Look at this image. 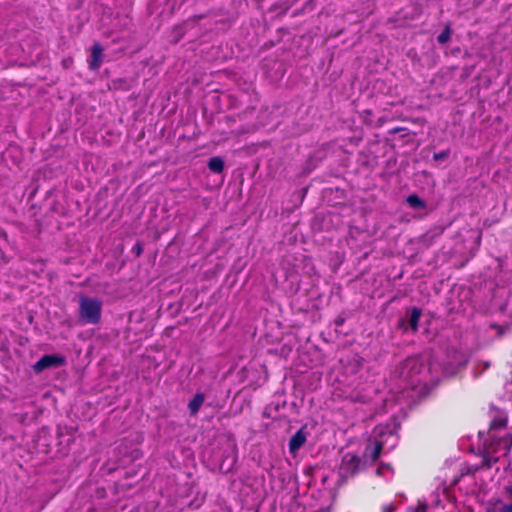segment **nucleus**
I'll return each instance as SVG.
<instances>
[{"label": "nucleus", "mask_w": 512, "mask_h": 512, "mask_svg": "<svg viewBox=\"0 0 512 512\" xmlns=\"http://www.w3.org/2000/svg\"><path fill=\"white\" fill-rule=\"evenodd\" d=\"M102 304L99 298L79 295V321L82 324H98L101 319Z\"/></svg>", "instance_id": "nucleus-1"}, {"label": "nucleus", "mask_w": 512, "mask_h": 512, "mask_svg": "<svg viewBox=\"0 0 512 512\" xmlns=\"http://www.w3.org/2000/svg\"><path fill=\"white\" fill-rule=\"evenodd\" d=\"M423 364L418 357L411 356L403 360L394 370L395 376L404 381H412L413 378L420 374Z\"/></svg>", "instance_id": "nucleus-2"}, {"label": "nucleus", "mask_w": 512, "mask_h": 512, "mask_svg": "<svg viewBox=\"0 0 512 512\" xmlns=\"http://www.w3.org/2000/svg\"><path fill=\"white\" fill-rule=\"evenodd\" d=\"M364 467L365 462L354 453L348 452L342 458L341 471L347 477L356 476Z\"/></svg>", "instance_id": "nucleus-3"}, {"label": "nucleus", "mask_w": 512, "mask_h": 512, "mask_svg": "<svg viewBox=\"0 0 512 512\" xmlns=\"http://www.w3.org/2000/svg\"><path fill=\"white\" fill-rule=\"evenodd\" d=\"M66 364V357L61 354H45L36 361L32 368L35 373H41L49 368H57Z\"/></svg>", "instance_id": "nucleus-4"}, {"label": "nucleus", "mask_w": 512, "mask_h": 512, "mask_svg": "<svg viewBox=\"0 0 512 512\" xmlns=\"http://www.w3.org/2000/svg\"><path fill=\"white\" fill-rule=\"evenodd\" d=\"M384 444L385 443L381 439V435H379V437H375L372 440H369L365 446L363 457L369 459L371 464H374L381 456L384 449Z\"/></svg>", "instance_id": "nucleus-5"}, {"label": "nucleus", "mask_w": 512, "mask_h": 512, "mask_svg": "<svg viewBox=\"0 0 512 512\" xmlns=\"http://www.w3.org/2000/svg\"><path fill=\"white\" fill-rule=\"evenodd\" d=\"M307 435L304 427L300 428L289 440V452L295 454L306 442Z\"/></svg>", "instance_id": "nucleus-6"}, {"label": "nucleus", "mask_w": 512, "mask_h": 512, "mask_svg": "<svg viewBox=\"0 0 512 512\" xmlns=\"http://www.w3.org/2000/svg\"><path fill=\"white\" fill-rule=\"evenodd\" d=\"M103 49L99 43H95L91 48V57L88 61L90 70H97L102 65Z\"/></svg>", "instance_id": "nucleus-7"}, {"label": "nucleus", "mask_w": 512, "mask_h": 512, "mask_svg": "<svg viewBox=\"0 0 512 512\" xmlns=\"http://www.w3.org/2000/svg\"><path fill=\"white\" fill-rule=\"evenodd\" d=\"M204 400H205V396L203 393H196L194 395V397L188 403V409H189L190 415L194 416L199 412L201 406L204 403Z\"/></svg>", "instance_id": "nucleus-8"}, {"label": "nucleus", "mask_w": 512, "mask_h": 512, "mask_svg": "<svg viewBox=\"0 0 512 512\" xmlns=\"http://www.w3.org/2000/svg\"><path fill=\"white\" fill-rule=\"evenodd\" d=\"M421 314H422V311L420 308L414 306L410 309V314H409V325H410V328L413 332H417L418 331V327H419V319L421 317Z\"/></svg>", "instance_id": "nucleus-9"}, {"label": "nucleus", "mask_w": 512, "mask_h": 512, "mask_svg": "<svg viewBox=\"0 0 512 512\" xmlns=\"http://www.w3.org/2000/svg\"><path fill=\"white\" fill-rule=\"evenodd\" d=\"M207 166L211 172L220 174L224 170V161L221 157L214 156L209 159Z\"/></svg>", "instance_id": "nucleus-10"}, {"label": "nucleus", "mask_w": 512, "mask_h": 512, "mask_svg": "<svg viewBox=\"0 0 512 512\" xmlns=\"http://www.w3.org/2000/svg\"><path fill=\"white\" fill-rule=\"evenodd\" d=\"M407 203L414 209H424L426 203L416 194H411L407 197Z\"/></svg>", "instance_id": "nucleus-11"}, {"label": "nucleus", "mask_w": 512, "mask_h": 512, "mask_svg": "<svg viewBox=\"0 0 512 512\" xmlns=\"http://www.w3.org/2000/svg\"><path fill=\"white\" fill-rule=\"evenodd\" d=\"M507 423H508V421L506 418H502V417L494 418L490 421L489 429L490 430L503 429V428H506Z\"/></svg>", "instance_id": "nucleus-12"}, {"label": "nucleus", "mask_w": 512, "mask_h": 512, "mask_svg": "<svg viewBox=\"0 0 512 512\" xmlns=\"http://www.w3.org/2000/svg\"><path fill=\"white\" fill-rule=\"evenodd\" d=\"M451 38V29L450 26L447 25L444 30L437 36V41L440 44L447 43Z\"/></svg>", "instance_id": "nucleus-13"}, {"label": "nucleus", "mask_w": 512, "mask_h": 512, "mask_svg": "<svg viewBox=\"0 0 512 512\" xmlns=\"http://www.w3.org/2000/svg\"><path fill=\"white\" fill-rule=\"evenodd\" d=\"M490 327L496 331L498 337H502L504 334H506L510 330L509 325H499L496 323L491 324Z\"/></svg>", "instance_id": "nucleus-14"}, {"label": "nucleus", "mask_w": 512, "mask_h": 512, "mask_svg": "<svg viewBox=\"0 0 512 512\" xmlns=\"http://www.w3.org/2000/svg\"><path fill=\"white\" fill-rule=\"evenodd\" d=\"M392 470V466L389 463L380 462L377 469H376V475L377 476H383L388 471Z\"/></svg>", "instance_id": "nucleus-15"}, {"label": "nucleus", "mask_w": 512, "mask_h": 512, "mask_svg": "<svg viewBox=\"0 0 512 512\" xmlns=\"http://www.w3.org/2000/svg\"><path fill=\"white\" fill-rule=\"evenodd\" d=\"M505 491L511 499V503L503 505L500 509V512H512V486L505 487Z\"/></svg>", "instance_id": "nucleus-16"}, {"label": "nucleus", "mask_w": 512, "mask_h": 512, "mask_svg": "<svg viewBox=\"0 0 512 512\" xmlns=\"http://www.w3.org/2000/svg\"><path fill=\"white\" fill-rule=\"evenodd\" d=\"M449 155H450V150H449V149H446V150H442V151H440V152H438V153H435V154L433 155V159H434L435 161H440V160H443V159L448 158V157H449Z\"/></svg>", "instance_id": "nucleus-17"}, {"label": "nucleus", "mask_w": 512, "mask_h": 512, "mask_svg": "<svg viewBox=\"0 0 512 512\" xmlns=\"http://www.w3.org/2000/svg\"><path fill=\"white\" fill-rule=\"evenodd\" d=\"M501 441L505 444L506 450L510 451L512 448V434L508 433L506 434Z\"/></svg>", "instance_id": "nucleus-18"}, {"label": "nucleus", "mask_w": 512, "mask_h": 512, "mask_svg": "<svg viewBox=\"0 0 512 512\" xmlns=\"http://www.w3.org/2000/svg\"><path fill=\"white\" fill-rule=\"evenodd\" d=\"M382 512H395L396 506L393 502L382 504L381 506Z\"/></svg>", "instance_id": "nucleus-19"}, {"label": "nucleus", "mask_w": 512, "mask_h": 512, "mask_svg": "<svg viewBox=\"0 0 512 512\" xmlns=\"http://www.w3.org/2000/svg\"><path fill=\"white\" fill-rule=\"evenodd\" d=\"M132 251L136 254V256H140L142 253V245L139 242H137L133 246Z\"/></svg>", "instance_id": "nucleus-20"}, {"label": "nucleus", "mask_w": 512, "mask_h": 512, "mask_svg": "<svg viewBox=\"0 0 512 512\" xmlns=\"http://www.w3.org/2000/svg\"><path fill=\"white\" fill-rule=\"evenodd\" d=\"M0 240H4L5 242H8V236L4 229L0 228Z\"/></svg>", "instance_id": "nucleus-21"}, {"label": "nucleus", "mask_w": 512, "mask_h": 512, "mask_svg": "<svg viewBox=\"0 0 512 512\" xmlns=\"http://www.w3.org/2000/svg\"><path fill=\"white\" fill-rule=\"evenodd\" d=\"M404 130H406L405 127H394L393 129L390 130V133L391 134H395V133H399V132L404 131Z\"/></svg>", "instance_id": "nucleus-22"}, {"label": "nucleus", "mask_w": 512, "mask_h": 512, "mask_svg": "<svg viewBox=\"0 0 512 512\" xmlns=\"http://www.w3.org/2000/svg\"><path fill=\"white\" fill-rule=\"evenodd\" d=\"M342 323H343V320H342V319H339V320H337V321H336V324H337V325H341Z\"/></svg>", "instance_id": "nucleus-23"}]
</instances>
